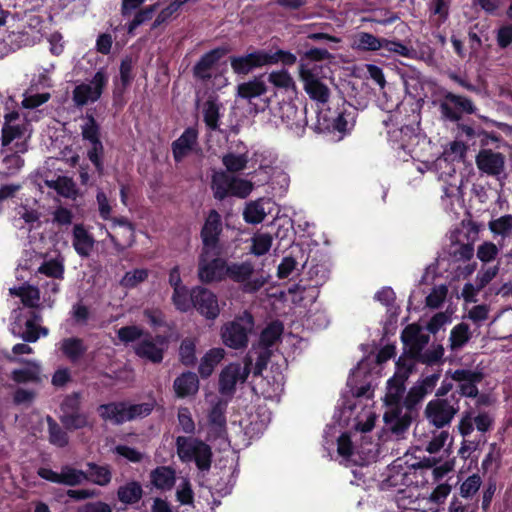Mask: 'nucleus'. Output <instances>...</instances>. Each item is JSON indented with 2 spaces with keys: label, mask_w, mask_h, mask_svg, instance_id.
Instances as JSON below:
<instances>
[{
  "label": "nucleus",
  "mask_w": 512,
  "mask_h": 512,
  "mask_svg": "<svg viewBox=\"0 0 512 512\" xmlns=\"http://www.w3.org/2000/svg\"><path fill=\"white\" fill-rule=\"evenodd\" d=\"M255 326L253 315L245 310L236 315L233 320L221 326L220 338L222 343L233 350H244L249 344V337Z\"/></svg>",
  "instance_id": "nucleus-1"
},
{
  "label": "nucleus",
  "mask_w": 512,
  "mask_h": 512,
  "mask_svg": "<svg viewBox=\"0 0 512 512\" xmlns=\"http://www.w3.org/2000/svg\"><path fill=\"white\" fill-rule=\"evenodd\" d=\"M177 455L182 462H194L198 470L209 471L212 464V449L203 440L194 437L176 438Z\"/></svg>",
  "instance_id": "nucleus-2"
},
{
  "label": "nucleus",
  "mask_w": 512,
  "mask_h": 512,
  "mask_svg": "<svg viewBox=\"0 0 512 512\" xmlns=\"http://www.w3.org/2000/svg\"><path fill=\"white\" fill-rule=\"evenodd\" d=\"M222 249H201L198 256L197 277L202 284L226 280L227 260L220 257Z\"/></svg>",
  "instance_id": "nucleus-3"
},
{
  "label": "nucleus",
  "mask_w": 512,
  "mask_h": 512,
  "mask_svg": "<svg viewBox=\"0 0 512 512\" xmlns=\"http://www.w3.org/2000/svg\"><path fill=\"white\" fill-rule=\"evenodd\" d=\"M460 398L455 393L447 398H436L429 401L425 408V417L433 426L441 429L451 423L458 413Z\"/></svg>",
  "instance_id": "nucleus-4"
},
{
  "label": "nucleus",
  "mask_w": 512,
  "mask_h": 512,
  "mask_svg": "<svg viewBox=\"0 0 512 512\" xmlns=\"http://www.w3.org/2000/svg\"><path fill=\"white\" fill-rule=\"evenodd\" d=\"M253 272V264L249 261L230 264L227 262L225 269L226 279L242 284V291L249 294L258 292L267 282L263 276L251 278Z\"/></svg>",
  "instance_id": "nucleus-5"
},
{
  "label": "nucleus",
  "mask_w": 512,
  "mask_h": 512,
  "mask_svg": "<svg viewBox=\"0 0 512 512\" xmlns=\"http://www.w3.org/2000/svg\"><path fill=\"white\" fill-rule=\"evenodd\" d=\"M457 138L463 140L467 147L484 148L491 142H498L500 136L494 132H487L475 121L457 122Z\"/></svg>",
  "instance_id": "nucleus-6"
},
{
  "label": "nucleus",
  "mask_w": 512,
  "mask_h": 512,
  "mask_svg": "<svg viewBox=\"0 0 512 512\" xmlns=\"http://www.w3.org/2000/svg\"><path fill=\"white\" fill-rule=\"evenodd\" d=\"M192 305L206 320L214 321L220 315V307L217 295L210 289L197 285L190 289Z\"/></svg>",
  "instance_id": "nucleus-7"
},
{
  "label": "nucleus",
  "mask_w": 512,
  "mask_h": 512,
  "mask_svg": "<svg viewBox=\"0 0 512 512\" xmlns=\"http://www.w3.org/2000/svg\"><path fill=\"white\" fill-rule=\"evenodd\" d=\"M168 342V337L165 335L153 336L150 332H146L145 337L134 346V353L141 359L160 364L168 348Z\"/></svg>",
  "instance_id": "nucleus-8"
},
{
  "label": "nucleus",
  "mask_w": 512,
  "mask_h": 512,
  "mask_svg": "<svg viewBox=\"0 0 512 512\" xmlns=\"http://www.w3.org/2000/svg\"><path fill=\"white\" fill-rule=\"evenodd\" d=\"M439 109L442 117L451 122H459L463 114H475L477 110L470 98L453 92L444 95Z\"/></svg>",
  "instance_id": "nucleus-9"
},
{
  "label": "nucleus",
  "mask_w": 512,
  "mask_h": 512,
  "mask_svg": "<svg viewBox=\"0 0 512 512\" xmlns=\"http://www.w3.org/2000/svg\"><path fill=\"white\" fill-rule=\"evenodd\" d=\"M249 373L250 369L247 364L242 367L240 363H229L219 374V393L224 397L232 398L235 394L237 383H244L247 380Z\"/></svg>",
  "instance_id": "nucleus-10"
},
{
  "label": "nucleus",
  "mask_w": 512,
  "mask_h": 512,
  "mask_svg": "<svg viewBox=\"0 0 512 512\" xmlns=\"http://www.w3.org/2000/svg\"><path fill=\"white\" fill-rule=\"evenodd\" d=\"M298 69L300 80L310 99L322 104L326 103L330 97L328 86L319 78L314 69L307 67L306 64L300 63Z\"/></svg>",
  "instance_id": "nucleus-11"
},
{
  "label": "nucleus",
  "mask_w": 512,
  "mask_h": 512,
  "mask_svg": "<svg viewBox=\"0 0 512 512\" xmlns=\"http://www.w3.org/2000/svg\"><path fill=\"white\" fill-rule=\"evenodd\" d=\"M222 231V217L217 210L211 209L208 212L200 231L202 241L201 249H222L220 244Z\"/></svg>",
  "instance_id": "nucleus-12"
},
{
  "label": "nucleus",
  "mask_w": 512,
  "mask_h": 512,
  "mask_svg": "<svg viewBox=\"0 0 512 512\" xmlns=\"http://www.w3.org/2000/svg\"><path fill=\"white\" fill-rule=\"evenodd\" d=\"M451 378L458 382L456 396L475 398L478 396V384L484 379V373L479 370L456 369L451 373Z\"/></svg>",
  "instance_id": "nucleus-13"
},
{
  "label": "nucleus",
  "mask_w": 512,
  "mask_h": 512,
  "mask_svg": "<svg viewBox=\"0 0 512 512\" xmlns=\"http://www.w3.org/2000/svg\"><path fill=\"white\" fill-rule=\"evenodd\" d=\"M37 474L46 481L67 486L80 485L86 479L85 471L69 465H64L61 469V473H57L50 468L40 467Z\"/></svg>",
  "instance_id": "nucleus-14"
},
{
  "label": "nucleus",
  "mask_w": 512,
  "mask_h": 512,
  "mask_svg": "<svg viewBox=\"0 0 512 512\" xmlns=\"http://www.w3.org/2000/svg\"><path fill=\"white\" fill-rule=\"evenodd\" d=\"M229 52L227 47H216L204 53L193 67L194 78L203 82L212 79L211 70Z\"/></svg>",
  "instance_id": "nucleus-15"
},
{
  "label": "nucleus",
  "mask_w": 512,
  "mask_h": 512,
  "mask_svg": "<svg viewBox=\"0 0 512 512\" xmlns=\"http://www.w3.org/2000/svg\"><path fill=\"white\" fill-rule=\"evenodd\" d=\"M230 65L237 75H247L257 68L266 65L265 50L257 49L246 55L230 56Z\"/></svg>",
  "instance_id": "nucleus-16"
},
{
  "label": "nucleus",
  "mask_w": 512,
  "mask_h": 512,
  "mask_svg": "<svg viewBox=\"0 0 512 512\" xmlns=\"http://www.w3.org/2000/svg\"><path fill=\"white\" fill-rule=\"evenodd\" d=\"M475 162L477 168L489 176H499L505 168V156L485 147L478 152Z\"/></svg>",
  "instance_id": "nucleus-17"
},
{
  "label": "nucleus",
  "mask_w": 512,
  "mask_h": 512,
  "mask_svg": "<svg viewBox=\"0 0 512 512\" xmlns=\"http://www.w3.org/2000/svg\"><path fill=\"white\" fill-rule=\"evenodd\" d=\"M198 145V131L194 127L186 128L179 138L174 140L171 144L173 159L176 163H180L191 152L195 150Z\"/></svg>",
  "instance_id": "nucleus-18"
},
{
  "label": "nucleus",
  "mask_w": 512,
  "mask_h": 512,
  "mask_svg": "<svg viewBox=\"0 0 512 512\" xmlns=\"http://www.w3.org/2000/svg\"><path fill=\"white\" fill-rule=\"evenodd\" d=\"M134 60L131 56H125L120 63L119 78L114 79L113 98L118 101L123 98L127 89L132 84L135 74L133 73Z\"/></svg>",
  "instance_id": "nucleus-19"
},
{
  "label": "nucleus",
  "mask_w": 512,
  "mask_h": 512,
  "mask_svg": "<svg viewBox=\"0 0 512 512\" xmlns=\"http://www.w3.org/2000/svg\"><path fill=\"white\" fill-rule=\"evenodd\" d=\"M99 416L105 421H111L113 424L121 425L129 421L127 416V402L118 401L101 404L98 407Z\"/></svg>",
  "instance_id": "nucleus-20"
},
{
  "label": "nucleus",
  "mask_w": 512,
  "mask_h": 512,
  "mask_svg": "<svg viewBox=\"0 0 512 512\" xmlns=\"http://www.w3.org/2000/svg\"><path fill=\"white\" fill-rule=\"evenodd\" d=\"M395 409L390 413L384 414V420L387 424H391V430L395 434L404 433L411 425L413 419L418 413L406 410L402 413L401 407H394Z\"/></svg>",
  "instance_id": "nucleus-21"
},
{
  "label": "nucleus",
  "mask_w": 512,
  "mask_h": 512,
  "mask_svg": "<svg viewBox=\"0 0 512 512\" xmlns=\"http://www.w3.org/2000/svg\"><path fill=\"white\" fill-rule=\"evenodd\" d=\"M173 389L178 398L195 395L199 390L198 376L191 371L181 373L174 380Z\"/></svg>",
  "instance_id": "nucleus-22"
},
{
  "label": "nucleus",
  "mask_w": 512,
  "mask_h": 512,
  "mask_svg": "<svg viewBox=\"0 0 512 512\" xmlns=\"http://www.w3.org/2000/svg\"><path fill=\"white\" fill-rule=\"evenodd\" d=\"M225 350L223 348H211L209 349L204 356L201 358L198 373L202 379L209 378L217 365L224 359Z\"/></svg>",
  "instance_id": "nucleus-23"
},
{
  "label": "nucleus",
  "mask_w": 512,
  "mask_h": 512,
  "mask_svg": "<svg viewBox=\"0 0 512 512\" xmlns=\"http://www.w3.org/2000/svg\"><path fill=\"white\" fill-rule=\"evenodd\" d=\"M73 247L81 257H88L94 245L93 237L82 224H76L73 228Z\"/></svg>",
  "instance_id": "nucleus-24"
},
{
  "label": "nucleus",
  "mask_w": 512,
  "mask_h": 512,
  "mask_svg": "<svg viewBox=\"0 0 512 512\" xmlns=\"http://www.w3.org/2000/svg\"><path fill=\"white\" fill-rule=\"evenodd\" d=\"M407 379L400 377V375L394 374L387 381V392L385 394V404L389 407L400 406L401 399L405 392V382Z\"/></svg>",
  "instance_id": "nucleus-25"
},
{
  "label": "nucleus",
  "mask_w": 512,
  "mask_h": 512,
  "mask_svg": "<svg viewBox=\"0 0 512 512\" xmlns=\"http://www.w3.org/2000/svg\"><path fill=\"white\" fill-rule=\"evenodd\" d=\"M232 176L226 171L214 172L211 179V189L215 199L222 201L230 195Z\"/></svg>",
  "instance_id": "nucleus-26"
},
{
  "label": "nucleus",
  "mask_w": 512,
  "mask_h": 512,
  "mask_svg": "<svg viewBox=\"0 0 512 512\" xmlns=\"http://www.w3.org/2000/svg\"><path fill=\"white\" fill-rule=\"evenodd\" d=\"M284 331L281 321L275 320L269 323L260 333L259 345L261 348L270 349L280 339Z\"/></svg>",
  "instance_id": "nucleus-27"
},
{
  "label": "nucleus",
  "mask_w": 512,
  "mask_h": 512,
  "mask_svg": "<svg viewBox=\"0 0 512 512\" xmlns=\"http://www.w3.org/2000/svg\"><path fill=\"white\" fill-rule=\"evenodd\" d=\"M60 422L68 431L93 427V422L90 420L89 414L83 411L62 414L60 416Z\"/></svg>",
  "instance_id": "nucleus-28"
},
{
  "label": "nucleus",
  "mask_w": 512,
  "mask_h": 512,
  "mask_svg": "<svg viewBox=\"0 0 512 512\" xmlns=\"http://www.w3.org/2000/svg\"><path fill=\"white\" fill-rule=\"evenodd\" d=\"M150 479L158 489H171L175 484V471L169 466H159L151 471Z\"/></svg>",
  "instance_id": "nucleus-29"
},
{
  "label": "nucleus",
  "mask_w": 512,
  "mask_h": 512,
  "mask_svg": "<svg viewBox=\"0 0 512 512\" xmlns=\"http://www.w3.org/2000/svg\"><path fill=\"white\" fill-rule=\"evenodd\" d=\"M197 339L193 337H185L181 340L178 356L179 361L186 367H194L197 363L196 356Z\"/></svg>",
  "instance_id": "nucleus-30"
},
{
  "label": "nucleus",
  "mask_w": 512,
  "mask_h": 512,
  "mask_svg": "<svg viewBox=\"0 0 512 512\" xmlns=\"http://www.w3.org/2000/svg\"><path fill=\"white\" fill-rule=\"evenodd\" d=\"M87 471L85 481H90L99 486H106L111 482L112 473L108 466H101L94 462L86 464Z\"/></svg>",
  "instance_id": "nucleus-31"
},
{
  "label": "nucleus",
  "mask_w": 512,
  "mask_h": 512,
  "mask_svg": "<svg viewBox=\"0 0 512 512\" xmlns=\"http://www.w3.org/2000/svg\"><path fill=\"white\" fill-rule=\"evenodd\" d=\"M62 353L71 361H78L87 351L83 339L78 337L65 338L61 344Z\"/></svg>",
  "instance_id": "nucleus-32"
},
{
  "label": "nucleus",
  "mask_w": 512,
  "mask_h": 512,
  "mask_svg": "<svg viewBox=\"0 0 512 512\" xmlns=\"http://www.w3.org/2000/svg\"><path fill=\"white\" fill-rule=\"evenodd\" d=\"M143 496V489L139 482L131 481L127 484L120 486L117 490V497L120 502L126 505H132L141 500Z\"/></svg>",
  "instance_id": "nucleus-33"
},
{
  "label": "nucleus",
  "mask_w": 512,
  "mask_h": 512,
  "mask_svg": "<svg viewBox=\"0 0 512 512\" xmlns=\"http://www.w3.org/2000/svg\"><path fill=\"white\" fill-rule=\"evenodd\" d=\"M46 422L48 425V440L50 444L58 448L66 447L69 443L67 432L50 415L46 417Z\"/></svg>",
  "instance_id": "nucleus-34"
},
{
  "label": "nucleus",
  "mask_w": 512,
  "mask_h": 512,
  "mask_svg": "<svg viewBox=\"0 0 512 512\" xmlns=\"http://www.w3.org/2000/svg\"><path fill=\"white\" fill-rule=\"evenodd\" d=\"M267 87L265 83L257 78L243 82L237 86V96L242 99L251 100L265 94Z\"/></svg>",
  "instance_id": "nucleus-35"
},
{
  "label": "nucleus",
  "mask_w": 512,
  "mask_h": 512,
  "mask_svg": "<svg viewBox=\"0 0 512 512\" xmlns=\"http://www.w3.org/2000/svg\"><path fill=\"white\" fill-rule=\"evenodd\" d=\"M430 18L437 16L434 21L436 27L443 25L449 18L450 2L448 0H430L428 4Z\"/></svg>",
  "instance_id": "nucleus-36"
},
{
  "label": "nucleus",
  "mask_w": 512,
  "mask_h": 512,
  "mask_svg": "<svg viewBox=\"0 0 512 512\" xmlns=\"http://www.w3.org/2000/svg\"><path fill=\"white\" fill-rule=\"evenodd\" d=\"M72 98L76 106L83 107L89 102L98 101L101 97L95 93L92 85L82 83L74 88Z\"/></svg>",
  "instance_id": "nucleus-37"
},
{
  "label": "nucleus",
  "mask_w": 512,
  "mask_h": 512,
  "mask_svg": "<svg viewBox=\"0 0 512 512\" xmlns=\"http://www.w3.org/2000/svg\"><path fill=\"white\" fill-rule=\"evenodd\" d=\"M471 338L469 325L461 322L453 327L450 333V348L457 350L463 347Z\"/></svg>",
  "instance_id": "nucleus-38"
},
{
  "label": "nucleus",
  "mask_w": 512,
  "mask_h": 512,
  "mask_svg": "<svg viewBox=\"0 0 512 512\" xmlns=\"http://www.w3.org/2000/svg\"><path fill=\"white\" fill-rule=\"evenodd\" d=\"M203 117L206 126L210 130H217L219 128L220 119V105L216 100L209 98L204 103Z\"/></svg>",
  "instance_id": "nucleus-39"
},
{
  "label": "nucleus",
  "mask_w": 512,
  "mask_h": 512,
  "mask_svg": "<svg viewBox=\"0 0 512 512\" xmlns=\"http://www.w3.org/2000/svg\"><path fill=\"white\" fill-rule=\"evenodd\" d=\"M226 409L227 401L218 400L213 404L208 415V420L211 426L218 428L219 430H224L226 428Z\"/></svg>",
  "instance_id": "nucleus-40"
},
{
  "label": "nucleus",
  "mask_w": 512,
  "mask_h": 512,
  "mask_svg": "<svg viewBox=\"0 0 512 512\" xmlns=\"http://www.w3.org/2000/svg\"><path fill=\"white\" fill-rule=\"evenodd\" d=\"M488 227L494 237L501 236L502 239H505L512 234V215L507 214L497 219H492L489 221Z\"/></svg>",
  "instance_id": "nucleus-41"
},
{
  "label": "nucleus",
  "mask_w": 512,
  "mask_h": 512,
  "mask_svg": "<svg viewBox=\"0 0 512 512\" xmlns=\"http://www.w3.org/2000/svg\"><path fill=\"white\" fill-rule=\"evenodd\" d=\"M81 135L83 140L89 143L102 142L100 139V125L93 115H86V122L81 126Z\"/></svg>",
  "instance_id": "nucleus-42"
},
{
  "label": "nucleus",
  "mask_w": 512,
  "mask_h": 512,
  "mask_svg": "<svg viewBox=\"0 0 512 512\" xmlns=\"http://www.w3.org/2000/svg\"><path fill=\"white\" fill-rule=\"evenodd\" d=\"M266 65L282 63L283 66L291 67L297 62V57L290 51L278 49L274 53L265 50Z\"/></svg>",
  "instance_id": "nucleus-43"
},
{
  "label": "nucleus",
  "mask_w": 512,
  "mask_h": 512,
  "mask_svg": "<svg viewBox=\"0 0 512 512\" xmlns=\"http://www.w3.org/2000/svg\"><path fill=\"white\" fill-rule=\"evenodd\" d=\"M31 365L30 368L15 369L11 373V379L16 383L37 382L39 380V366L30 361L27 362Z\"/></svg>",
  "instance_id": "nucleus-44"
},
{
  "label": "nucleus",
  "mask_w": 512,
  "mask_h": 512,
  "mask_svg": "<svg viewBox=\"0 0 512 512\" xmlns=\"http://www.w3.org/2000/svg\"><path fill=\"white\" fill-rule=\"evenodd\" d=\"M384 38L376 37L368 32H361L357 36L356 44L359 50L377 51L383 49Z\"/></svg>",
  "instance_id": "nucleus-45"
},
{
  "label": "nucleus",
  "mask_w": 512,
  "mask_h": 512,
  "mask_svg": "<svg viewBox=\"0 0 512 512\" xmlns=\"http://www.w3.org/2000/svg\"><path fill=\"white\" fill-rule=\"evenodd\" d=\"M171 300L175 308L180 312L186 313L191 309L192 301L190 290L187 286L174 289Z\"/></svg>",
  "instance_id": "nucleus-46"
},
{
  "label": "nucleus",
  "mask_w": 512,
  "mask_h": 512,
  "mask_svg": "<svg viewBox=\"0 0 512 512\" xmlns=\"http://www.w3.org/2000/svg\"><path fill=\"white\" fill-rule=\"evenodd\" d=\"M382 50L410 59H414L417 54L413 47H409L399 40H388L386 38H384Z\"/></svg>",
  "instance_id": "nucleus-47"
},
{
  "label": "nucleus",
  "mask_w": 512,
  "mask_h": 512,
  "mask_svg": "<svg viewBox=\"0 0 512 512\" xmlns=\"http://www.w3.org/2000/svg\"><path fill=\"white\" fill-rule=\"evenodd\" d=\"M148 275V270L145 268H136L127 271L120 280V285L127 289L135 288L138 284L144 282L148 278Z\"/></svg>",
  "instance_id": "nucleus-48"
},
{
  "label": "nucleus",
  "mask_w": 512,
  "mask_h": 512,
  "mask_svg": "<svg viewBox=\"0 0 512 512\" xmlns=\"http://www.w3.org/2000/svg\"><path fill=\"white\" fill-rule=\"evenodd\" d=\"M222 163L228 172L236 173L246 168L248 157L246 154L227 153L223 156Z\"/></svg>",
  "instance_id": "nucleus-49"
},
{
  "label": "nucleus",
  "mask_w": 512,
  "mask_h": 512,
  "mask_svg": "<svg viewBox=\"0 0 512 512\" xmlns=\"http://www.w3.org/2000/svg\"><path fill=\"white\" fill-rule=\"evenodd\" d=\"M91 147L87 151V157L94 165L99 176L104 174V146L102 142L90 143Z\"/></svg>",
  "instance_id": "nucleus-50"
},
{
  "label": "nucleus",
  "mask_w": 512,
  "mask_h": 512,
  "mask_svg": "<svg viewBox=\"0 0 512 512\" xmlns=\"http://www.w3.org/2000/svg\"><path fill=\"white\" fill-rule=\"evenodd\" d=\"M146 332L136 325H127L117 331V337L121 342L128 344L136 340L140 341L145 337Z\"/></svg>",
  "instance_id": "nucleus-51"
},
{
  "label": "nucleus",
  "mask_w": 512,
  "mask_h": 512,
  "mask_svg": "<svg viewBox=\"0 0 512 512\" xmlns=\"http://www.w3.org/2000/svg\"><path fill=\"white\" fill-rule=\"evenodd\" d=\"M417 360L414 359L406 351L396 361V375H400L404 379H408L410 374L414 371Z\"/></svg>",
  "instance_id": "nucleus-52"
},
{
  "label": "nucleus",
  "mask_w": 512,
  "mask_h": 512,
  "mask_svg": "<svg viewBox=\"0 0 512 512\" xmlns=\"http://www.w3.org/2000/svg\"><path fill=\"white\" fill-rule=\"evenodd\" d=\"M265 217L266 213L264 208L258 202L247 204L243 212V218L245 222L249 224H259Z\"/></svg>",
  "instance_id": "nucleus-53"
},
{
  "label": "nucleus",
  "mask_w": 512,
  "mask_h": 512,
  "mask_svg": "<svg viewBox=\"0 0 512 512\" xmlns=\"http://www.w3.org/2000/svg\"><path fill=\"white\" fill-rule=\"evenodd\" d=\"M49 186L54 188L59 195L66 198L73 197L76 194L75 183L66 176L58 177Z\"/></svg>",
  "instance_id": "nucleus-54"
},
{
  "label": "nucleus",
  "mask_w": 512,
  "mask_h": 512,
  "mask_svg": "<svg viewBox=\"0 0 512 512\" xmlns=\"http://www.w3.org/2000/svg\"><path fill=\"white\" fill-rule=\"evenodd\" d=\"M425 395L426 394L423 388L418 387L417 385L411 387L406 397L404 398L403 404L405 409L418 413L417 405L422 401Z\"/></svg>",
  "instance_id": "nucleus-55"
},
{
  "label": "nucleus",
  "mask_w": 512,
  "mask_h": 512,
  "mask_svg": "<svg viewBox=\"0 0 512 512\" xmlns=\"http://www.w3.org/2000/svg\"><path fill=\"white\" fill-rule=\"evenodd\" d=\"M272 236L268 233L259 234L253 238L251 252L256 256L265 255L271 248Z\"/></svg>",
  "instance_id": "nucleus-56"
},
{
  "label": "nucleus",
  "mask_w": 512,
  "mask_h": 512,
  "mask_svg": "<svg viewBox=\"0 0 512 512\" xmlns=\"http://www.w3.org/2000/svg\"><path fill=\"white\" fill-rule=\"evenodd\" d=\"M482 484L481 477L478 474L469 476L460 486V495L463 498L474 496Z\"/></svg>",
  "instance_id": "nucleus-57"
},
{
  "label": "nucleus",
  "mask_w": 512,
  "mask_h": 512,
  "mask_svg": "<svg viewBox=\"0 0 512 512\" xmlns=\"http://www.w3.org/2000/svg\"><path fill=\"white\" fill-rule=\"evenodd\" d=\"M143 316L153 329L167 326L165 314L160 309L146 308Z\"/></svg>",
  "instance_id": "nucleus-58"
},
{
  "label": "nucleus",
  "mask_w": 512,
  "mask_h": 512,
  "mask_svg": "<svg viewBox=\"0 0 512 512\" xmlns=\"http://www.w3.org/2000/svg\"><path fill=\"white\" fill-rule=\"evenodd\" d=\"M268 81L277 88H290L294 82L287 70L272 71L268 76Z\"/></svg>",
  "instance_id": "nucleus-59"
},
{
  "label": "nucleus",
  "mask_w": 512,
  "mask_h": 512,
  "mask_svg": "<svg viewBox=\"0 0 512 512\" xmlns=\"http://www.w3.org/2000/svg\"><path fill=\"white\" fill-rule=\"evenodd\" d=\"M155 8H156L155 5H151V6L145 7L144 9H141L138 12H136V14L134 15V18L128 24V27H127L128 33L132 34L133 31L137 27H139L144 22L150 20L155 12Z\"/></svg>",
  "instance_id": "nucleus-60"
},
{
  "label": "nucleus",
  "mask_w": 512,
  "mask_h": 512,
  "mask_svg": "<svg viewBox=\"0 0 512 512\" xmlns=\"http://www.w3.org/2000/svg\"><path fill=\"white\" fill-rule=\"evenodd\" d=\"M231 196L246 198L253 190V184L245 179L232 177Z\"/></svg>",
  "instance_id": "nucleus-61"
},
{
  "label": "nucleus",
  "mask_w": 512,
  "mask_h": 512,
  "mask_svg": "<svg viewBox=\"0 0 512 512\" xmlns=\"http://www.w3.org/2000/svg\"><path fill=\"white\" fill-rule=\"evenodd\" d=\"M2 165L6 175H15L24 166V159L17 153H13L3 158Z\"/></svg>",
  "instance_id": "nucleus-62"
},
{
  "label": "nucleus",
  "mask_w": 512,
  "mask_h": 512,
  "mask_svg": "<svg viewBox=\"0 0 512 512\" xmlns=\"http://www.w3.org/2000/svg\"><path fill=\"white\" fill-rule=\"evenodd\" d=\"M153 409V403L129 404L127 402V416L129 417V421L137 417H146L151 414Z\"/></svg>",
  "instance_id": "nucleus-63"
},
{
  "label": "nucleus",
  "mask_w": 512,
  "mask_h": 512,
  "mask_svg": "<svg viewBox=\"0 0 512 512\" xmlns=\"http://www.w3.org/2000/svg\"><path fill=\"white\" fill-rule=\"evenodd\" d=\"M178 422L182 431L186 434H194L195 423L192 418L191 412L187 407H180L178 409Z\"/></svg>",
  "instance_id": "nucleus-64"
}]
</instances>
